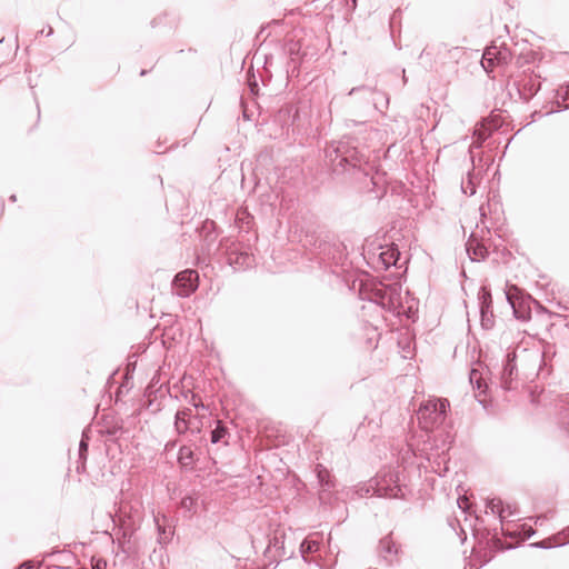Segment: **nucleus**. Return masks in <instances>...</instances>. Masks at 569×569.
Segmentation results:
<instances>
[{
  "instance_id": "1",
  "label": "nucleus",
  "mask_w": 569,
  "mask_h": 569,
  "mask_svg": "<svg viewBox=\"0 0 569 569\" xmlns=\"http://www.w3.org/2000/svg\"><path fill=\"white\" fill-rule=\"evenodd\" d=\"M326 159L330 163L332 171L342 173L350 169L362 170L366 176L369 174L368 162L365 154L358 150L351 138H343L330 143L326 150Z\"/></svg>"
},
{
  "instance_id": "2",
  "label": "nucleus",
  "mask_w": 569,
  "mask_h": 569,
  "mask_svg": "<svg viewBox=\"0 0 569 569\" xmlns=\"http://www.w3.org/2000/svg\"><path fill=\"white\" fill-rule=\"evenodd\" d=\"M402 287L398 282L385 284L382 282H370L360 284V298L375 302L388 311L397 315L405 312L402 307Z\"/></svg>"
},
{
  "instance_id": "3",
  "label": "nucleus",
  "mask_w": 569,
  "mask_h": 569,
  "mask_svg": "<svg viewBox=\"0 0 569 569\" xmlns=\"http://www.w3.org/2000/svg\"><path fill=\"white\" fill-rule=\"evenodd\" d=\"M543 357V352L538 348L509 352L500 373V386L505 390H512L515 388L513 381L518 375L516 360L518 358L525 370L538 373L542 368Z\"/></svg>"
},
{
  "instance_id": "4",
  "label": "nucleus",
  "mask_w": 569,
  "mask_h": 569,
  "mask_svg": "<svg viewBox=\"0 0 569 569\" xmlns=\"http://www.w3.org/2000/svg\"><path fill=\"white\" fill-rule=\"evenodd\" d=\"M405 489L406 487L401 485L400 471L389 468L377 473L366 488V493L372 491V495L378 497L403 498Z\"/></svg>"
},
{
  "instance_id": "5",
  "label": "nucleus",
  "mask_w": 569,
  "mask_h": 569,
  "mask_svg": "<svg viewBox=\"0 0 569 569\" xmlns=\"http://www.w3.org/2000/svg\"><path fill=\"white\" fill-rule=\"evenodd\" d=\"M448 408L447 399L429 398L422 401L417 412L420 427L430 431L441 426L446 420Z\"/></svg>"
},
{
  "instance_id": "6",
  "label": "nucleus",
  "mask_w": 569,
  "mask_h": 569,
  "mask_svg": "<svg viewBox=\"0 0 569 569\" xmlns=\"http://www.w3.org/2000/svg\"><path fill=\"white\" fill-rule=\"evenodd\" d=\"M198 272L191 269L179 272L172 281L174 293L179 297H189L198 288Z\"/></svg>"
},
{
  "instance_id": "7",
  "label": "nucleus",
  "mask_w": 569,
  "mask_h": 569,
  "mask_svg": "<svg viewBox=\"0 0 569 569\" xmlns=\"http://www.w3.org/2000/svg\"><path fill=\"white\" fill-rule=\"evenodd\" d=\"M478 299L480 307L481 325L483 328L489 329L493 325V313L491 310L492 299L490 291L482 287L479 291Z\"/></svg>"
},
{
  "instance_id": "8",
  "label": "nucleus",
  "mask_w": 569,
  "mask_h": 569,
  "mask_svg": "<svg viewBox=\"0 0 569 569\" xmlns=\"http://www.w3.org/2000/svg\"><path fill=\"white\" fill-rule=\"evenodd\" d=\"M193 412L190 408L178 410L174 416V430L178 435H186L191 428Z\"/></svg>"
},
{
  "instance_id": "9",
  "label": "nucleus",
  "mask_w": 569,
  "mask_h": 569,
  "mask_svg": "<svg viewBox=\"0 0 569 569\" xmlns=\"http://www.w3.org/2000/svg\"><path fill=\"white\" fill-rule=\"evenodd\" d=\"M400 258V251L395 244L381 247L379 253V261L382 266L388 269L391 266H396Z\"/></svg>"
},
{
  "instance_id": "10",
  "label": "nucleus",
  "mask_w": 569,
  "mask_h": 569,
  "mask_svg": "<svg viewBox=\"0 0 569 569\" xmlns=\"http://www.w3.org/2000/svg\"><path fill=\"white\" fill-rule=\"evenodd\" d=\"M318 482L322 491H329L335 487V479L331 477L330 471L322 465L318 463L315 468Z\"/></svg>"
},
{
  "instance_id": "11",
  "label": "nucleus",
  "mask_w": 569,
  "mask_h": 569,
  "mask_svg": "<svg viewBox=\"0 0 569 569\" xmlns=\"http://www.w3.org/2000/svg\"><path fill=\"white\" fill-rule=\"evenodd\" d=\"M178 462L183 469H193L196 455L190 446H181L178 452Z\"/></svg>"
},
{
  "instance_id": "12",
  "label": "nucleus",
  "mask_w": 569,
  "mask_h": 569,
  "mask_svg": "<svg viewBox=\"0 0 569 569\" xmlns=\"http://www.w3.org/2000/svg\"><path fill=\"white\" fill-rule=\"evenodd\" d=\"M318 550H319V540L315 539L313 536H310V537L306 538L300 543V553H301V556H302V558L305 559L306 562L315 561L317 565H319L318 561H316L313 558H311V559L307 558V555L313 553V552H316Z\"/></svg>"
},
{
  "instance_id": "13",
  "label": "nucleus",
  "mask_w": 569,
  "mask_h": 569,
  "mask_svg": "<svg viewBox=\"0 0 569 569\" xmlns=\"http://www.w3.org/2000/svg\"><path fill=\"white\" fill-rule=\"evenodd\" d=\"M228 261L234 268H248L253 262V259L247 252L231 251L228 256Z\"/></svg>"
},
{
  "instance_id": "14",
  "label": "nucleus",
  "mask_w": 569,
  "mask_h": 569,
  "mask_svg": "<svg viewBox=\"0 0 569 569\" xmlns=\"http://www.w3.org/2000/svg\"><path fill=\"white\" fill-rule=\"evenodd\" d=\"M508 510L509 515H512L511 507L508 505L507 508L503 507L501 499L492 498L488 499L486 503V512H490L492 515H498L502 520L505 518V512Z\"/></svg>"
},
{
  "instance_id": "15",
  "label": "nucleus",
  "mask_w": 569,
  "mask_h": 569,
  "mask_svg": "<svg viewBox=\"0 0 569 569\" xmlns=\"http://www.w3.org/2000/svg\"><path fill=\"white\" fill-rule=\"evenodd\" d=\"M479 181V173H476L473 169L468 171L467 179L461 182L462 192L468 196H473L476 193V186Z\"/></svg>"
},
{
  "instance_id": "16",
  "label": "nucleus",
  "mask_w": 569,
  "mask_h": 569,
  "mask_svg": "<svg viewBox=\"0 0 569 569\" xmlns=\"http://www.w3.org/2000/svg\"><path fill=\"white\" fill-rule=\"evenodd\" d=\"M467 252L472 260H477V261L483 260L488 254L487 248L473 240L468 241Z\"/></svg>"
},
{
  "instance_id": "17",
  "label": "nucleus",
  "mask_w": 569,
  "mask_h": 569,
  "mask_svg": "<svg viewBox=\"0 0 569 569\" xmlns=\"http://www.w3.org/2000/svg\"><path fill=\"white\" fill-rule=\"evenodd\" d=\"M491 132L487 129V127L481 123L479 127L475 129L473 136L476 137V140L471 143L472 148H481L483 141H486L490 137Z\"/></svg>"
},
{
  "instance_id": "18",
  "label": "nucleus",
  "mask_w": 569,
  "mask_h": 569,
  "mask_svg": "<svg viewBox=\"0 0 569 569\" xmlns=\"http://www.w3.org/2000/svg\"><path fill=\"white\" fill-rule=\"evenodd\" d=\"M380 548L383 552V557L388 560V556H395L398 553V549L396 543L388 537L381 539ZM389 561H391L389 559Z\"/></svg>"
},
{
  "instance_id": "19",
  "label": "nucleus",
  "mask_w": 569,
  "mask_h": 569,
  "mask_svg": "<svg viewBox=\"0 0 569 569\" xmlns=\"http://www.w3.org/2000/svg\"><path fill=\"white\" fill-rule=\"evenodd\" d=\"M228 435L227 428L222 425L220 420L216 421V428L211 431V442L218 443L222 441Z\"/></svg>"
},
{
  "instance_id": "20",
  "label": "nucleus",
  "mask_w": 569,
  "mask_h": 569,
  "mask_svg": "<svg viewBox=\"0 0 569 569\" xmlns=\"http://www.w3.org/2000/svg\"><path fill=\"white\" fill-rule=\"evenodd\" d=\"M557 99L559 107H569V83L566 87H561L560 89H558Z\"/></svg>"
},
{
  "instance_id": "21",
  "label": "nucleus",
  "mask_w": 569,
  "mask_h": 569,
  "mask_svg": "<svg viewBox=\"0 0 569 569\" xmlns=\"http://www.w3.org/2000/svg\"><path fill=\"white\" fill-rule=\"evenodd\" d=\"M197 499L192 496H186L180 501V507L190 513L196 512Z\"/></svg>"
},
{
  "instance_id": "22",
  "label": "nucleus",
  "mask_w": 569,
  "mask_h": 569,
  "mask_svg": "<svg viewBox=\"0 0 569 569\" xmlns=\"http://www.w3.org/2000/svg\"><path fill=\"white\" fill-rule=\"evenodd\" d=\"M498 58H497V49L496 48H487L483 56H482V60H481V64L483 67V69H487V61L488 62H492V61H496Z\"/></svg>"
},
{
  "instance_id": "23",
  "label": "nucleus",
  "mask_w": 569,
  "mask_h": 569,
  "mask_svg": "<svg viewBox=\"0 0 569 569\" xmlns=\"http://www.w3.org/2000/svg\"><path fill=\"white\" fill-rule=\"evenodd\" d=\"M553 546H563L569 542V527L563 529L561 532H559L553 538Z\"/></svg>"
},
{
  "instance_id": "24",
  "label": "nucleus",
  "mask_w": 569,
  "mask_h": 569,
  "mask_svg": "<svg viewBox=\"0 0 569 569\" xmlns=\"http://www.w3.org/2000/svg\"><path fill=\"white\" fill-rule=\"evenodd\" d=\"M154 521L157 523V528H158V531H159V540H160V542L169 540L170 537L172 536V531H168L167 532L166 528L159 523V519L157 517L154 518Z\"/></svg>"
},
{
  "instance_id": "25",
  "label": "nucleus",
  "mask_w": 569,
  "mask_h": 569,
  "mask_svg": "<svg viewBox=\"0 0 569 569\" xmlns=\"http://www.w3.org/2000/svg\"><path fill=\"white\" fill-rule=\"evenodd\" d=\"M87 451H88V442H87V439L84 438V435L82 436V439L79 443V459L84 461L86 460V457H87Z\"/></svg>"
},
{
  "instance_id": "26",
  "label": "nucleus",
  "mask_w": 569,
  "mask_h": 569,
  "mask_svg": "<svg viewBox=\"0 0 569 569\" xmlns=\"http://www.w3.org/2000/svg\"><path fill=\"white\" fill-rule=\"evenodd\" d=\"M191 435H199L201 432V423L197 416H193L191 428L188 430Z\"/></svg>"
},
{
  "instance_id": "27",
  "label": "nucleus",
  "mask_w": 569,
  "mask_h": 569,
  "mask_svg": "<svg viewBox=\"0 0 569 569\" xmlns=\"http://www.w3.org/2000/svg\"><path fill=\"white\" fill-rule=\"evenodd\" d=\"M561 420L566 431L569 433V407L566 408L561 413Z\"/></svg>"
},
{
  "instance_id": "28",
  "label": "nucleus",
  "mask_w": 569,
  "mask_h": 569,
  "mask_svg": "<svg viewBox=\"0 0 569 569\" xmlns=\"http://www.w3.org/2000/svg\"><path fill=\"white\" fill-rule=\"evenodd\" d=\"M473 380H476V382H477V388L481 389L482 385L480 382V379L478 377V372L476 370H471V372H470V382L472 383Z\"/></svg>"
},
{
  "instance_id": "29",
  "label": "nucleus",
  "mask_w": 569,
  "mask_h": 569,
  "mask_svg": "<svg viewBox=\"0 0 569 569\" xmlns=\"http://www.w3.org/2000/svg\"><path fill=\"white\" fill-rule=\"evenodd\" d=\"M468 503H469V501H468V498H466V497H461L458 499V506L463 511H466L469 508Z\"/></svg>"
},
{
  "instance_id": "30",
  "label": "nucleus",
  "mask_w": 569,
  "mask_h": 569,
  "mask_svg": "<svg viewBox=\"0 0 569 569\" xmlns=\"http://www.w3.org/2000/svg\"><path fill=\"white\" fill-rule=\"evenodd\" d=\"M515 290L517 291V288L516 287H512L508 292H506V297H507V300L510 302V305L512 306V308H515V303L512 301V293H511V290Z\"/></svg>"
},
{
  "instance_id": "31",
  "label": "nucleus",
  "mask_w": 569,
  "mask_h": 569,
  "mask_svg": "<svg viewBox=\"0 0 569 569\" xmlns=\"http://www.w3.org/2000/svg\"><path fill=\"white\" fill-rule=\"evenodd\" d=\"M52 33H53V29L50 26L48 27L47 30L42 29L41 31H39V34L47 36V37L51 36Z\"/></svg>"
},
{
  "instance_id": "32",
  "label": "nucleus",
  "mask_w": 569,
  "mask_h": 569,
  "mask_svg": "<svg viewBox=\"0 0 569 569\" xmlns=\"http://www.w3.org/2000/svg\"><path fill=\"white\" fill-rule=\"evenodd\" d=\"M106 565H107V563H106V561H104V560H98V561L96 562V565L93 566V569H104Z\"/></svg>"
},
{
  "instance_id": "33",
  "label": "nucleus",
  "mask_w": 569,
  "mask_h": 569,
  "mask_svg": "<svg viewBox=\"0 0 569 569\" xmlns=\"http://www.w3.org/2000/svg\"><path fill=\"white\" fill-rule=\"evenodd\" d=\"M537 546H538V547H540V548H545V549H546V548H551V547H552V545H551V543H549V541H548V540H542V541H540L539 543H537Z\"/></svg>"
},
{
  "instance_id": "34",
  "label": "nucleus",
  "mask_w": 569,
  "mask_h": 569,
  "mask_svg": "<svg viewBox=\"0 0 569 569\" xmlns=\"http://www.w3.org/2000/svg\"><path fill=\"white\" fill-rule=\"evenodd\" d=\"M368 89L367 87L362 86V87H357V88H352L350 91H349V96L353 94L355 92L357 91H360V90H366Z\"/></svg>"
},
{
  "instance_id": "35",
  "label": "nucleus",
  "mask_w": 569,
  "mask_h": 569,
  "mask_svg": "<svg viewBox=\"0 0 569 569\" xmlns=\"http://www.w3.org/2000/svg\"><path fill=\"white\" fill-rule=\"evenodd\" d=\"M493 64H495V61H492V62H488V61H487V63H486L487 69H485V70H486L487 72L491 71V69H492Z\"/></svg>"
},
{
  "instance_id": "36",
  "label": "nucleus",
  "mask_w": 569,
  "mask_h": 569,
  "mask_svg": "<svg viewBox=\"0 0 569 569\" xmlns=\"http://www.w3.org/2000/svg\"><path fill=\"white\" fill-rule=\"evenodd\" d=\"M545 518H546V517H541V516L537 517V519H536L535 523H536V525H541V523H542V521L545 520Z\"/></svg>"
},
{
  "instance_id": "37",
  "label": "nucleus",
  "mask_w": 569,
  "mask_h": 569,
  "mask_svg": "<svg viewBox=\"0 0 569 569\" xmlns=\"http://www.w3.org/2000/svg\"><path fill=\"white\" fill-rule=\"evenodd\" d=\"M192 405H193V407H194L196 409H198V408H200V407H201V408H204L203 403H201V402H196V401H193V402H192Z\"/></svg>"
},
{
  "instance_id": "38",
  "label": "nucleus",
  "mask_w": 569,
  "mask_h": 569,
  "mask_svg": "<svg viewBox=\"0 0 569 569\" xmlns=\"http://www.w3.org/2000/svg\"><path fill=\"white\" fill-rule=\"evenodd\" d=\"M479 210H480L481 216L485 217L486 216L485 206H481Z\"/></svg>"
},
{
  "instance_id": "39",
  "label": "nucleus",
  "mask_w": 569,
  "mask_h": 569,
  "mask_svg": "<svg viewBox=\"0 0 569 569\" xmlns=\"http://www.w3.org/2000/svg\"><path fill=\"white\" fill-rule=\"evenodd\" d=\"M18 569H31V566H27L26 563H23Z\"/></svg>"
},
{
  "instance_id": "40",
  "label": "nucleus",
  "mask_w": 569,
  "mask_h": 569,
  "mask_svg": "<svg viewBox=\"0 0 569 569\" xmlns=\"http://www.w3.org/2000/svg\"><path fill=\"white\" fill-rule=\"evenodd\" d=\"M356 7H357V0H351V8L356 9Z\"/></svg>"
},
{
  "instance_id": "41",
  "label": "nucleus",
  "mask_w": 569,
  "mask_h": 569,
  "mask_svg": "<svg viewBox=\"0 0 569 569\" xmlns=\"http://www.w3.org/2000/svg\"><path fill=\"white\" fill-rule=\"evenodd\" d=\"M356 7H357V0H351V8L356 9Z\"/></svg>"
},
{
  "instance_id": "42",
  "label": "nucleus",
  "mask_w": 569,
  "mask_h": 569,
  "mask_svg": "<svg viewBox=\"0 0 569 569\" xmlns=\"http://www.w3.org/2000/svg\"><path fill=\"white\" fill-rule=\"evenodd\" d=\"M295 47H296V44H295L293 47H290V48H289V52H290L291 54H293V53L296 52V48H295Z\"/></svg>"
},
{
  "instance_id": "43",
  "label": "nucleus",
  "mask_w": 569,
  "mask_h": 569,
  "mask_svg": "<svg viewBox=\"0 0 569 569\" xmlns=\"http://www.w3.org/2000/svg\"><path fill=\"white\" fill-rule=\"evenodd\" d=\"M432 469H433V471H435L436 473H438V475H440V476H441V471H440L439 469H436V468H432Z\"/></svg>"
},
{
  "instance_id": "44",
  "label": "nucleus",
  "mask_w": 569,
  "mask_h": 569,
  "mask_svg": "<svg viewBox=\"0 0 569 569\" xmlns=\"http://www.w3.org/2000/svg\"><path fill=\"white\" fill-rule=\"evenodd\" d=\"M10 199H11L12 201H16V196H14V194H13V196H11V198H10Z\"/></svg>"
},
{
  "instance_id": "45",
  "label": "nucleus",
  "mask_w": 569,
  "mask_h": 569,
  "mask_svg": "<svg viewBox=\"0 0 569 569\" xmlns=\"http://www.w3.org/2000/svg\"><path fill=\"white\" fill-rule=\"evenodd\" d=\"M81 468H82V467H80L79 465L77 466V470H78V471H80V469H81Z\"/></svg>"
}]
</instances>
